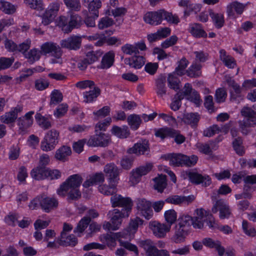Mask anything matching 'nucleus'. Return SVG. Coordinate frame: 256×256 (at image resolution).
I'll return each mask as SVG.
<instances>
[{
  "mask_svg": "<svg viewBox=\"0 0 256 256\" xmlns=\"http://www.w3.org/2000/svg\"><path fill=\"white\" fill-rule=\"evenodd\" d=\"M118 242H120V245L121 246L124 247V248L130 252H134L136 255L138 254V250L136 245L132 244L129 242L124 241L122 240H119Z\"/></svg>",
  "mask_w": 256,
  "mask_h": 256,
  "instance_id": "63",
  "label": "nucleus"
},
{
  "mask_svg": "<svg viewBox=\"0 0 256 256\" xmlns=\"http://www.w3.org/2000/svg\"><path fill=\"white\" fill-rule=\"evenodd\" d=\"M197 156L192 154L190 156L184 154L182 160V166L191 167L194 166L198 162Z\"/></svg>",
  "mask_w": 256,
  "mask_h": 256,
  "instance_id": "55",
  "label": "nucleus"
},
{
  "mask_svg": "<svg viewBox=\"0 0 256 256\" xmlns=\"http://www.w3.org/2000/svg\"><path fill=\"white\" fill-rule=\"evenodd\" d=\"M98 216L99 214L96 210H89L86 212V216L81 218V224H90L92 220L98 217ZM91 224H97L96 222H92Z\"/></svg>",
  "mask_w": 256,
  "mask_h": 256,
  "instance_id": "50",
  "label": "nucleus"
},
{
  "mask_svg": "<svg viewBox=\"0 0 256 256\" xmlns=\"http://www.w3.org/2000/svg\"><path fill=\"white\" fill-rule=\"evenodd\" d=\"M124 232H110L104 234L101 236V240L104 242L107 246L110 248H114L116 244V240H120V238H124Z\"/></svg>",
  "mask_w": 256,
  "mask_h": 256,
  "instance_id": "18",
  "label": "nucleus"
},
{
  "mask_svg": "<svg viewBox=\"0 0 256 256\" xmlns=\"http://www.w3.org/2000/svg\"><path fill=\"white\" fill-rule=\"evenodd\" d=\"M226 82L228 86L232 88L234 90V92H230L231 98L236 100L238 98H240L242 92L240 86L234 80L231 78L228 79Z\"/></svg>",
  "mask_w": 256,
  "mask_h": 256,
  "instance_id": "46",
  "label": "nucleus"
},
{
  "mask_svg": "<svg viewBox=\"0 0 256 256\" xmlns=\"http://www.w3.org/2000/svg\"><path fill=\"white\" fill-rule=\"evenodd\" d=\"M108 216L112 224H122V218L126 216L125 212L118 209H114L113 210L110 212Z\"/></svg>",
  "mask_w": 256,
  "mask_h": 256,
  "instance_id": "39",
  "label": "nucleus"
},
{
  "mask_svg": "<svg viewBox=\"0 0 256 256\" xmlns=\"http://www.w3.org/2000/svg\"><path fill=\"white\" fill-rule=\"evenodd\" d=\"M78 14L72 13L70 18L65 16H60L58 22V26L60 28L65 34L70 32L72 30L76 28L80 21Z\"/></svg>",
  "mask_w": 256,
  "mask_h": 256,
  "instance_id": "5",
  "label": "nucleus"
},
{
  "mask_svg": "<svg viewBox=\"0 0 256 256\" xmlns=\"http://www.w3.org/2000/svg\"><path fill=\"white\" fill-rule=\"evenodd\" d=\"M183 155L182 154L170 153L164 156V158L169 161V164L174 167H182Z\"/></svg>",
  "mask_w": 256,
  "mask_h": 256,
  "instance_id": "28",
  "label": "nucleus"
},
{
  "mask_svg": "<svg viewBox=\"0 0 256 256\" xmlns=\"http://www.w3.org/2000/svg\"><path fill=\"white\" fill-rule=\"evenodd\" d=\"M145 58L138 54L134 55L131 58H126L125 63L130 68L135 69L141 68L145 64Z\"/></svg>",
  "mask_w": 256,
  "mask_h": 256,
  "instance_id": "26",
  "label": "nucleus"
},
{
  "mask_svg": "<svg viewBox=\"0 0 256 256\" xmlns=\"http://www.w3.org/2000/svg\"><path fill=\"white\" fill-rule=\"evenodd\" d=\"M178 41V36L176 35H172L162 42L160 44V46L162 48L166 49L175 45Z\"/></svg>",
  "mask_w": 256,
  "mask_h": 256,
  "instance_id": "64",
  "label": "nucleus"
},
{
  "mask_svg": "<svg viewBox=\"0 0 256 256\" xmlns=\"http://www.w3.org/2000/svg\"><path fill=\"white\" fill-rule=\"evenodd\" d=\"M147 48L144 42H135L134 44H126L121 47L122 52L127 55L139 54V50L145 51Z\"/></svg>",
  "mask_w": 256,
  "mask_h": 256,
  "instance_id": "14",
  "label": "nucleus"
},
{
  "mask_svg": "<svg viewBox=\"0 0 256 256\" xmlns=\"http://www.w3.org/2000/svg\"><path fill=\"white\" fill-rule=\"evenodd\" d=\"M190 32L197 38H206L208 34L204 30L202 24L199 23H194L190 26Z\"/></svg>",
  "mask_w": 256,
  "mask_h": 256,
  "instance_id": "31",
  "label": "nucleus"
},
{
  "mask_svg": "<svg viewBox=\"0 0 256 256\" xmlns=\"http://www.w3.org/2000/svg\"><path fill=\"white\" fill-rule=\"evenodd\" d=\"M200 119V116L198 112L187 113L183 116L184 122L190 125L192 128H196L198 126Z\"/></svg>",
  "mask_w": 256,
  "mask_h": 256,
  "instance_id": "30",
  "label": "nucleus"
},
{
  "mask_svg": "<svg viewBox=\"0 0 256 256\" xmlns=\"http://www.w3.org/2000/svg\"><path fill=\"white\" fill-rule=\"evenodd\" d=\"M24 2L30 8L37 10H42L44 9L43 3L41 0H24Z\"/></svg>",
  "mask_w": 256,
  "mask_h": 256,
  "instance_id": "62",
  "label": "nucleus"
},
{
  "mask_svg": "<svg viewBox=\"0 0 256 256\" xmlns=\"http://www.w3.org/2000/svg\"><path fill=\"white\" fill-rule=\"evenodd\" d=\"M22 110V108L20 106L14 108L8 112H6L4 114L0 116V120L3 123L8 124L14 122L18 118V114Z\"/></svg>",
  "mask_w": 256,
  "mask_h": 256,
  "instance_id": "25",
  "label": "nucleus"
},
{
  "mask_svg": "<svg viewBox=\"0 0 256 256\" xmlns=\"http://www.w3.org/2000/svg\"><path fill=\"white\" fill-rule=\"evenodd\" d=\"M164 217L168 224H174L177 220V212L174 209H170L165 211Z\"/></svg>",
  "mask_w": 256,
  "mask_h": 256,
  "instance_id": "57",
  "label": "nucleus"
},
{
  "mask_svg": "<svg viewBox=\"0 0 256 256\" xmlns=\"http://www.w3.org/2000/svg\"><path fill=\"white\" fill-rule=\"evenodd\" d=\"M31 42L29 40H26L24 42L17 44L12 40L6 38L4 41L5 48L9 52H24L25 51H28L30 47Z\"/></svg>",
  "mask_w": 256,
  "mask_h": 256,
  "instance_id": "10",
  "label": "nucleus"
},
{
  "mask_svg": "<svg viewBox=\"0 0 256 256\" xmlns=\"http://www.w3.org/2000/svg\"><path fill=\"white\" fill-rule=\"evenodd\" d=\"M88 4V10L90 15H94L95 17H98L99 9L102 6L100 0H92L90 1Z\"/></svg>",
  "mask_w": 256,
  "mask_h": 256,
  "instance_id": "49",
  "label": "nucleus"
},
{
  "mask_svg": "<svg viewBox=\"0 0 256 256\" xmlns=\"http://www.w3.org/2000/svg\"><path fill=\"white\" fill-rule=\"evenodd\" d=\"M111 133L119 138H126L130 134V132L126 126H124L122 128L118 126H113L111 129Z\"/></svg>",
  "mask_w": 256,
  "mask_h": 256,
  "instance_id": "35",
  "label": "nucleus"
},
{
  "mask_svg": "<svg viewBox=\"0 0 256 256\" xmlns=\"http://www.w3.org/2000/svg\"><path fill=\"white\" fill-rule=\"evenodd\" d=\"M94 132V134L91 136L87 142L86 139L81 140V152L84 150V146L86 143L90 147L106 148L111 142V138L108 134L96 130Z\"/></svg>",
  "mask_w": 256,
  "mask_h": 256,
  "instance_id": "4",
  "label": "nucleus"
},
{
  "mask_svg": "<svg viewBox=\"0 0 256 256\" xmlns=\"http://www.w3.org/2000/svg\"><path fill=\"white\" fill-rule=\"evenodd\" d=\"M137 208L140 212L142 216L146 220L150 219L153 216V211L152 208V203L145 198H140L137 201Z\"/></svg>",
  "mask_w": 256,
  "mask_h": 256,
  "instance_id": "12",
  "label": "nucleus"
},
{
  "mask_svg": "<svg viewBox=\"0 0 256 256\" xmlns=\"http://www.w3.org/2000/svg\"><path fill=\"white\" fill-rule=\"evenodd\" d=\"M190 64L189 61L183 56L178 62V66L175 68L174 72L178 76H182L186 74V68Z\"/></svg>",
  "mask_w": 256,
  "mask_h": 256,
  "instance_id": "45",
  "label": "nucleus"
},
{
  "mask_svg": "<svg viewBox=\"0 0 256 256\" xmlns=\"http://www.w3.org/2000/svg\"><path fill=\"white\" fill-rule=\"evenodd\" d=\"M173 130L168 127L159 128L156 130L154 135L156 137L160 138L162 140H164L168 137L171 138L172 136Z\"/></svg>",
  "mask_w": 256,
  "mask_h": 256,
  "instance_id": "51",
  "label": "nucleus"
},
{
  "mask_svg": "<svg viewBox=\"0 0 256 256\" xmlns=\"http://www.w3.org/2000/svg\"><path fill=\"white\" fill-rule=\"evenodd\" d=\"M128 124L132 130H137L140 126L142 120L140 116L136 114H131L127 118Z\"/></svg>",
  "mask_w": 256,
  "mask_h": 256,
  "instance_id": "48",
  "label": "nucleus"
},
{
  "mask_svg": "<svg viewBox=\"0 0 256 256\" xmlns=\"http://www.w3.org/2000/svg\"><path fill=\"white\" fill-rule=\"evenodd\" d=\"M114 61L115 53L113 50H110L102 56L99 68L101 69L110 68L114 65Z\"/></svg>",
  "mask_w": 256,
  "mask_h": 256,
  "instance_id": "27",
  "label": "nucleus"
},
{
  "mask_svg": "<svg viewBox=\"0 0 256 256\" xmlns=\"http://www.w3.org/2000/svg\"><path fill=\"white\" fill-rule=\"evenodd\" d=\"M104 171L108 177V182H118L120 170L114 162L107 164L104 167Z\"/></svg>",
  "mask_w": 256,
  "mask_h": 256,
  "instance_id": "16",
  "label": "nucleus"
},
{
  "mask_svg": "<svg viewBox=\"0 0 256 256\" xmlns=\"http://www.w3.org/2000/svg\"><path fill=\"white\" fill-rule=\"evenodd\" d=\"M35 118L38 125L45 130L48 129L52 126L50 122L47 118L42 116L40 113H36Z\"/></svg>",
  "mask_w": 256,
  "mask_h": 256,
  "instance_id": "56",
  "label": "nucleus"
},
{
  "mask_svg": "<svg viewBox=\"0 0 256 256\" xmlns=\"http://www.w3.org/2000/svg\"><path fill=\"white\" fill-rule=\"evenodd\" d=\"M178 76L176 74L173 72L168 74L167 79L169 88L176 91L180 88V84Z\"/></svg>",
  "mask_w": 256,
  "mask_h": 256,
  "instance_id": "47",
  "label": "nucleus"
},
{
  "mask_svg": "<svg viewBox=\"0 0 256 256\" xmlns=\"http://www.w3.org/2000/svg\"><path fill=\"white\" fill-rule=\"evenodd\" d=\"M110 202L113 207H122V210L126 213V216L132 210L133 202L129 197H123L122 195L115 194L110 198Z\"/></svg>",
  "mask_w": 256,
  "mask_h": 256,
  "instance_id": "7",
  "label": "nucleus"
},
{
  "mask_svg": "<svg viewBox=\"0 0 256 256\" xmlns=\"http://www.w3.org/2000/svg\"><path fill=\"white\" fill-rule=\"evenodd\" d=\"M0 10L6 14H12L16 10V6L8 2L0 0Z\"/></svg>",
  "mask_w": 256,
  "mask_h": 256,
  "instance_id": "54",
  "label": "nucleus"
},
{
  "mask_svg": "<svg viewBox=\"0 0 256 256\" xmlns=\"http://www.w3.org/2000/svg\"><path fill=\"white\" fill-rule=\"evenodd\" d=\"M72 228L70 225H64L63 230L61 232L59 244L64 246H74L78 240L73 234L68 235V232L71 231Z\"/></svg>",
  "mask_w": 256,
  "mask_h": 256,
  "instance_id": "11",
  "label": "nucleus"
},
{
  "mask_svg": "<svg viewBox=\"0 0 256 256\" xmlns=\"http://www.w3.org/2000/svg\"><path fill=\"white\" fill-rule=\"evenodd\" d=\"M103 52L101 50H92L87 52L86 54V60L87 64H92L98 60L102 56Z\"/></svg>",
  "mask_w": 256,
  "mask_h": 256,
  "instance_id": "52",
  "label": "nucleus"
},
{
  "mask_svg": "<svg viewBox=\"0 0 256 256\" xmlns=\"http://www.w3.org/2000/svg\"><path fill=\"white\" fill-rule=\"evenodd\" d=\"M114 24V20L108 16H105L101 18L98 23V26L99 29L103 30L109 28Z\"/></svg>",
  "mask_w": 256,
  "mask_h": 256,
  "instance_id": "60",
  "label": "nucleus"
},
{
  "mask_svg": "<svg viewBox=\"0 0 256 256\" xmlns=\"http://www.w3.org/2000/svg\"><path fill=\"white\" fill-rule=\"evenodd\" d=\"M189 181L196 185L201 184L203 187H208L212 183V178L207 174H202L197 171L189 170L186 172Z\"/></svg>",
  "mask_w": 256,
  "mask_h": 256,
  "instance_id": "8",
  "label": "nucleus"
},
{
  "mask_svg": "<svg viewBox=\"0 0 256 256\" xmlns=\"http://www.w3.org/2000/svg\"><path fill=\"white\" fill-rule=\"evenodd\" d=\"M201 8L202 6L200 4L191 2L184 9V16L185 18H188L192 14H196L200 11Z\"/></svg>",
  "mask_w": 256,
  "mask_h": 256,
  "instance_id": "53",
  "label": "nucleus"
},
{
  "mask_svg": "<svg viewBox=\"0 0 256 256\" xmlns=\"http://www.w3.org/2000/svg\"><path fill=\"white\" fill-rule=\"evenodd\" d=\"M209 16L216 28L220 29L224 26V17L223 14L215 12L212 10H210Z\"/></svg>",
  "mask_w": 256,
  "mask_h": 256,
  "instance_id": "36",
  "label": "nucleus"
},
{
  "mask_svg": "<svg viewBox=\"0 0 256 256\" xmlns=\"http://www.w3.org/2000/svg\"><path fill=\"white\" fill-rule=\"evenodd\" d=\"M112 122V118L110 117H107L102 120L99 121L96 124L95 126V130L98 132L103 131L105 132L107 130L108 126Z\"/></svg>",
  "mask_w": 256,
  "mask_h": 256,
  "instance_id": "59",
  "label": "nucleus"
},
{
  "mask_svg": "<svg viewBox=\"0 0 256 256\" xmlns=\"http://www.w3.org/2000/svg\"><path fill=\"white\" fill-rule=\"evenodd\" d=\"M100 93V89L98 86H94L93 90L84 92V102L86 103H92L96 101Z\"/></svg>",
  "mask_w": 256,
  "mask_h": 256,
  "instance_id": "34",
  "label": "nucleus"
},
{
  "mask_svg": "<svg viewBox=\"0 0 256 256\" xmlns=\"http://www.w3.org/2000/svg\"><path fill=\"white\" fill-rule=\"evenodd\" d=\"M18 216L17 214H10L5 217L4 222L8 224H30L32 223V221L28 218H24L22 220H18Z\"/></svg>",
  "mask_w": 256,
  "mask_h": 256,
  "instance_id": "38",
  "label": "nucleus"
},
{
  "mask_svg": "<svg viewBox=\"0 0 256 256\" xmlns=\"http://www.w3.org/2000/svg\"><path fill=\"white\" fill-rule=\"evenodd\" d=\"M42 209L46 212L56 209L58 206V200L54 197L47 196L44 194H41Z\"/></svg>",
  "mask_w": 256,
  "mask_h": 256,
  "instance_id": "20",
  "label": "nucleus"
},
{
  "mask_svg": "<svg viewBox=\"0 0 256 256\" xmlns=\"http://www.w3.org/2000/svg\"><path fill=\"white\" fill-rule=\"evenodd\" d=\"M202 66L200 64L192 62L186 69L185 74L192 78H200L202 74Z\"/></svg>",
  "mask_w": 256,
  "mask_h": 256,
  "instance_id": "33",
  "label": "nucleus"
},
{
  "mask_svg": "<svg viewBox=\"0 0 256 256\" xmlns=\"http://www.w3.org/2000/svg\"><path fill=\"white\" fill-rule=\"evenodd\" d=\"M154 188L158 192L162 193L167 186V178L165 174H160L153 179Z\"/></svg>",
  "mask_w": 256,
  "mask_h": 256,
  "instance_id": "32",
  "label": "nucleus"
},
{
  "mask_svg": "<svg viewBox=\"0 0 256 256\" xmlns=\"http://www.w3.org/2000/svg\"><path fill=\"white\" fill-rule=\"evenodd\" d=\"M59 10V6L57 4H53L48 9L46 10L42 16V23L48 25L52 22L55 18Z\"/></svg>",
  "mask_w": 256,
  "mask_h": 256,
  "instance_id": "24",
  "label": "nucleus"
},
{
  "mask_svg": "<svg viewBox=\"0 0 256 256\" xmlns=\"http://www.w3.org/2000/svg\"><path fill=\"white\" fill-rule=\"evenodd\" d=\"M222 132L218 124H213L204 130L203 135L206 137H212Z\"/></svg>",
  "mask_w": 256,
  "mask_h": 256,
  "instance_id": "61",
  "label": "nucleus"
},
{
  "mask_svg": "<svg viewBox=\"0 0 256 256\" xmlns=\"http://www.w3.org/2000/svg\"><path fill=\"white\" fill-rule=\"evenodd\" d=\"M150 228L153 230L154 234L158 238L164 237L166 233L169 232L172 225H149Z\"/></svg>",
  "mask_w": 256,
  "mask_h": 256,
  "instance_id": "40",
  "label": "nucleus"
},
{
  "mask_svg": "<svg viewBox=\"0 0 256 256\" xmlns=\"http://www.w3.org/2000/svg\"><path fill=\"white\" fill-rule=\"evenodd\" d=\"M192 226L195 229H202L204 225H176L175 234L172 238V240L176 244L181 243L185 240L186 236L190 234V226Z\"/></svg>",
  "mask_w": 256,
  "mask_h": 256,
  "instance_id": "9",
  "label": "nucleus"
},
{
  "mask_svg": "<svg viewBox=\"0 0 256 256\" xmlns=\"http://www.w3.org/2000/svg\"><path fill=\"white\" fill-rule=\"evenodd\" d=\"M220 59L228 68L233 69L236 66V62L231 56L228 55L224 49L219 51Z\"/></svg>",
  "mask_w": 256,
  "mask_h": 256,
  "instance_id": "29",
  "label": "nucleus"
},
{
  "mask_svg": "<svg viewBox=\"0 0 256 256\" xmlns=\"http://www.w3.org/2000/svg\"><path fill=\"white\" fill-rule=\"evenodd\" d=\"M72 153L70 148L64 146L56 150L54 156L55 158L60 161L65 162L67 158Z\"/></svg>",
  "mask_w": 256,
  "mask_h": 256,
  "instance_id": "43",
  "label": "nucleus"
},
{
  "mask_svg": "<svg viewBox=\"0 0 256 256\" xmlns=\"http://www.w3.org/2000/svg\"><path fill=\"white\" fill-rule=\"evenodd\" d=\"M108 184H103L99 186V191L106 196H112L117 192L116 186L118 183L108 182Z\"/></svg>",
  "mask_w": 256,
  "mask_h": 256,
  "instance_id": "42",
  "label": "nucleus"
},
{
  "mask_svg": "<svg viewBox=\"0 0 256 256\" xmlns=\"http://www.w3.org/2000/svg\"><path fill=\"white\" fill-rule=\"evenodd\" d=\"M150 151V144L148 140H142L135 143L132 148L127 150V153L130 154H134L136 156L144 154L146 152Z\"/></svg>",
  "mask_w": 256,
  "mask_h": 256,
  "instance_id": "15",
  "label": "nucleus"
},
{
  "mask_svg": "<svg viewBox=\"0 0 256 256\" xmlns=\"http://www.w3.org/2000/svg\"><path fill=\"white\" fill-rule=\"evenodd\" d=\"M61 47L70 50H77L80 48V36H72L62 40L60 42Z\"/></svg>",
  "mask_w": 256,
  "mask_h": 256,
  "instance_id": "22",
  "label": "nucleus"
},
{
  "mask_svg": "<svg viewBox=\"0 0 256 256\" xmlns=\"http://www.w3.org/2000/svg\"><path fill=\"white\" fill-rule=\"evenodd\" d=\"M24 58L28 60V62L30 64H33L36 61L38 60L41 56L42 54L38 48H34L30 51H25L22 52Z\"/></svg>",
  "mask_w": 256,
  "mask_h": 256,
  "instance_id": "37",
  "label": "nucleus"
},
{
  "mask_svg": "<svg viewBox=\"0 0 256 256\" xmlns=\"http://www.w3.org/2000/svg\"><path fill=\"white\" fill-rule=\"evenodd\" d=\"M194 214L192 216L186 213H180L178 224H216L212 214L203 208H196Z\"/></svg>",
  "mask_w": 256,
  "mask_h": 256,
  "instance_id": "2",
  "label": "nucleus"
},
{
  "mask_svg": "<svg viewBox=\"0 0 256 256\" xmlns=\"http://www.w3.org/2000/svg\"><path fill=\"white\" fill-rule=\"evenodd\" d=\"M42 54L46 55L48 54L52 53V55L56 58H61L62 50L61 48L56 44L52 42H46L40 46V50Z\"/></svg>",
  "mask_w": 256,
  "mask_h": 256,
  "instance_id": "13",
  "label": "nucleus"
},
{
  "mask_svg": "<svg viewBox=\"0 0 256 256\" xmlns=\"http://www.w3.org/2000/svg\"><path fill=\"white\" fill-rule=\"evenodd\" d=\"M153 168V164L150 162H147L144 165L140 166L133 169L131 172V178L134 179L138 182L140 178L149 173Z\"/></svg>",
  "mask_w": 256,
  "mask_h": 256,
  "instance_id": "17",
  "label": "nucleus"
},
{
  "mask_svg": "<svg viewBox=\"0 0 256 256\" xmlns=\"http://www.w3.org/2000/svg\"><path fill=\"white\" fill-rule=\"evenodd\" d=\"M202 244L208 248H214L218 256H224L225 253V248L222 246L220 240H214L210 238H206L202 239Z\"/></svg>",
  "mask_w": 256,
  "mask_h": 256,
  "instance_id": "23",
  "label": "nucleus"
},
{
  "mask_svg": "<svg viewBox=\"0 0 256 256\" xmlns=\"http://www.w3.org/2000/svg\"><path fill=\"white\" fill-rule=\"evenodd\" d=\"M80 176L75 174L70 176L63 182L57 190V194L62 198L67 196L69 202L76 200L80 198Z\"/></svg>",
  "mask_w": 256,
  "mask_h": 256,
  "instance_id": "1",
  "label": "nucleus"
},
{
  "mask_svg": "<svg viewBox=\"0 0 256 256\" xmlns=\"http://www.w3.org/2000/svg\"><path fill=\"white\" fill-rule=\"evenodd\" d=\"M144 22L152 26H158L162 23L164 20L170 24H178L180 20L176 14H173L172 12L164 9H160L156 11L146 12L143 18Z\"/></svg>",
  "mask_w": 256,
  "mask_h": 256,
  "instance_id": "3",
  "label": "nucleus"
},
{
  "mask_svg": "<svg viewBox=\"0 0 256 256\" xmlns=\"http://www.w3.org/2000/svg\"><path fill=\"white\" fill-rule=\"evenodd\" d=\"M232 147L237 155L242 156L246 153V149L243 145V140L241 137L234 138L232 142Z\"/></svg>",
  "mask_w": 256,
  "mask_h": 256,
  "instance_id": "41",
  "label": "nucleus"
},
{
  "mask_svg": "<svg viewBox=\"0 0 256 256\" xmlns=\"http://www.w3.org/2000/svg\"><path fill=\"white\" fill-rule=\"evenodd\" d=\"M59 132L55 129L48 130L41 142L40 148L43 151L48 152L54 150L59 141Z\"/></svg>",
  "mask_w": 256,
  "mask_h": 256,
  "instance_id": "6",
  "label": "nucleus"
},
{
  "mask_svg": "<svg viewBox=\"0 0 256 256\" xmlns=\"http://www.w3.org/2000/svg\"><path fill=\"white\" fill-rule=\"evenodd\" d=\"M63 99V96L62 93L58 90H54L50 94V105H56L60 102Z\"/></svg>",
  "mask_w": 256,
  "mask_h": 256,
  "instance_id": "58",
  "label": "nucleus"
},
{
  "mask_svg": "<svg viewBox=\"0 0 256 256\" xmlns=\"http://www.w3.org/2000/svg\"><path fill=\"white\" fill-rule=\"evenodd\" d=\"M48 168L38 166L36 168H34L30 172L32 178L36 180H42L47 178Z\"/></svg>",
  "mask_w": 256,
  "mask_h": 256,
  "instance_id": "44",
  "label": "nucleus"
},
{
  "mask_svg": "<svg viewBox=\"0 0 256 256\" xmlns=\"http://www.w3.org/2000/svg\"><path fill=\"white\" fill-rule=\"evenodd\" d=\"M246 5L237 0L228 4L226 8V12L228 16H234L236 14L241 15L244 10Z\"/></svg>",
  "mask_w": 256,
  "mask_h": 256,
  "instance_id": "21",
  "label": "nucleus"
},
{
  "mask_svg": "<svg viewBox=\"0 0 256 256\" xmlns=\"http://www.w3.org/2000/svg\"><path fill=\"white\" fill-rule=\"evenodd\" d=\"M212 210L214 212L219 211L220 219L228 218L231 214L228 205L221 200L216 202L212 208Z\"/></svg>",
  "mask_w": 256,
  "mask_h": 256,
  "instance_id": "19",
  "label": "nucleus"
}]
</instances>
